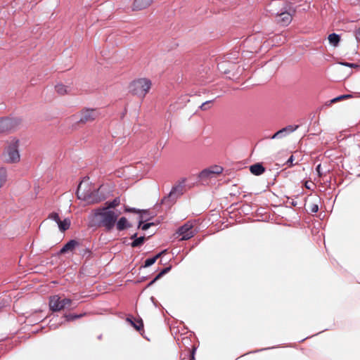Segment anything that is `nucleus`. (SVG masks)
<instances>
[{"label":"nucleus","mask_w":360,"mask_h":360,"mask_svg":"<svg viewBox=\"0 0 360 360\" xmlns=\"http://www.w3.org/2000/svg\"><path fill=\"white\" fill-rule=\"evenodd\" d=\"M320 169H321V165H319L316 167V172H317V173H318L319 176H321L322 175Z\"/></svg>","instance_id":"31"},{"label":"nucleus","mask_w":360,"mask_h":360,"mask_svg":"<svg viewBox=\"0 0 360 360\" xmlns=\"http://www.w3.org/2000/svg\"><path fill=\"white\" fill-rule=\"evenodd\" d=\"M170 268H165V269H163L157 276L156 278L154 279V281H153L151 282L153 283L155 281H156L158 278H159L160 276H162L163 274H165V273L168 272L169 271Z\"/></svg>","instance_id":"28"},{"label":"nucleus","mask_w":360,"mask_h":360,"mask_svg":"<svg viewBox=\"0 0 360 360\" xmlns=\"http://www.w3.org/2000/svg\"><path fill=\"white\" fill-rule=\"evenodd\" d=\"M71 300L67 298H61L58 295L51 297L49 306L52 311H60L70 307Z\"/></svg>","instance_id":"5"},{"label":"nucleus","mask_w":360,"mask_h":360,"mask_svg":"<svg viewBox=\"0 0 360 360\" xmlns=\"http://www.w3.org/2000/svg\"><path fill=\"white\" fill-rule=\"evenodd\" d=\"M153 0H135L134 3V8L135 10H142L149 6Z\"/></svg>","instance_id":"13"},{"label":"nucleus","mask_w":360,"mask_h":360,"mask_svg":"<svg viewBox=\"0 0 360 360\" xmlns=\"http://www.w3.org/2000/svg\"><path fill=\"white\" fill-rule=\"evenodd\" d=\"M81 315H75V316H73V315H68V316H66L65 318L68 321H70V320H73L76 318H79L80 317Z\"/></svg>","instance_id":"29"},{"label":"nucleus","mask_w":360,"mask_h":360,"mask_svg":"<svg viewBox=\"0 0 360 360\" xmlns=\"http://www.w3.org/2000/svg\"><path fill=\"white\" fill-rule=\"evenodd\" d=\"M152 83L147 78H139L132 81L129 86V91L140 98H144L151 88Z\"/></svg>","instance_id":"4"},{"label":"nucleus","mask_w":360,"mask_h":360,"mask_svg":"<svg viewBox=\"0 0 360 360\" xmlns=\"http://www.w3.org/2000/svg\"><path fill=\"white\" fill-rule=\"evenodd\" d=\"M94 217L102 226L111 230L115 224L118 214L108 207H103L95 211Z\"/></svg>","instance_id":"2"},{"label":"nucleus","mask_w":360,"mask_h":360,"mask_svg":"<svg viewBox=\"0 0 360 360\" xmlns=\"http://www.w3.org/2000/svg\"><path fill=\"white\" fill-rule=\"evenodd\" d=\"M250 170L253 174L260 175L264 172V169L261 165L255 164L250 167Z\"/></svg>","instance_id":"17"},{"label":"nucleus","mask_w":360,"mask_h":360,"mask_svg":"<svg viewBox=\"0 0 360 360\" xmlns=\"http://www.w3.org/2000/svg\"><path fill=\"white\" fill-rule=\"evenodd\" d=\"M97 117V112L93 109H86L81 112L79 120L86 122L94 120Z\"/></svg>","instance_id":"11"},{"label":"nucleus","mask_w":360,"mask_h":360,"mask_svg":"<svg viewBox=\"0 0 360 360\" xmlns=\"http://www.w3.org/2000/svg\"><path fill=\"white\" fill-rule=\"evenodd\" d=\"M185 179H182L175 186H174L171 192L169 193V198H176L181 195H182L185 191Z\"/></svg>","instance_id":"10"},{"label":"nucleus","mask_w":360,"mask_h":360,"mask_svg":"<svg viewBox=\"0 0 360 360\" xmlns=\"http://www.w3.org/2000/svg\"><path fill=\"white\" fill-rule=\"evenodd\" d=\"M340 36L335 33L330 34L328 36L329 43L333 46H337L338 45V43L340 42Z\"/></svg>","instance_id":"19"},{"label":"nucleus","mask_w":360,"mask_h":360,"mask_svg":"<svg viewBox=\"0 0 360 360\" xmlns=\"http://www.w3.org/2000/svg\"><path fill=\"white\" fill-rule=\"evenodd\" d=\"M195 232L193 229V224L188 222L181 226L176 232L175 235L180 240H184L190 239L195 235Z\"/></svg>","instance_id":"7"},{"label":"nucleus","mask_w":360,"mask_h":360,"mask_svg":"<svg viewBox=\"0 0 360 360\" xmlns=\"http://www.w3.org/2000/svg\"><path fill=\"white\" fill-rule=\"evenodd\" d=\"M210 103L211 102L210 101H206L205 103H203L201 106H200V108L202 110H207L208 108H210Z\"/></svg>","instance_id":"27"},{"label":"nucleus","mask_w":360,"mask_h":360,"mask_svg":"<svg viewBox=\"0 0 360 360\" xmlns=\"http://www.w3.org/2000/svg\"><path fill=\"white\" fill-rule=\"evenodd\" d=\"M293 160H294L293 155H291L290 157V158L288 159L287 163H290V165H292Z\"/></svg>","instance_id":"35"},{"label":"nucleus","mask_w":360,"mask_h":360,"mask_svg":"<svg viewBox=\"0 0 360 360\" xmlns=\"http://www.w3.org/2000/svg\"><path fill=\"white\" fill-rule=\"evenodd\" d=\"M99 189L91 184L89 179H83L79 184L77 191V198L87 203H96L103 199L98 193Z\"/></svg>","instance_id":"1"},{"label":"nucleus","mask_w":360,"mask_h":360,"mask_svg":"<svg viewBox=\"0 0 360 360\" xmlns=\"http://www.w3.org/2000/svg\"><path fill=\"white\" fill-rule=\"evenodd\" d=\"M309 210L311 212H316L319 210V206L316 204H309L308 205Z\"/></svg>","instance_id":"26"},{"label":"nucleus","mask_w":360,"mask_h":360,"mask_svg":"<svg viewBox=\"0 0 360 360\" xmlns=\"http://www.w3.org/2000/svg\"><path fill=\"white\" fill-rule=\"evenodd\" d=\"M342 96V98H349V97H350V96H349V95H344V96Z\"/></svg>","instance_id":"36"},{"label":"nucleus","mask_w":360,"mask_h":360,"mask_svg":"<svg viewBox=\"0 0 360 360\" xmlns=\"http://www.w3.org/2000/svg\"><path fill=\"white\" fill-rule=\"evenodd\" d=\"M341 99H342V96H338V97H336V98H333V99L331 101V102H332V103H335V102L338 101H340V100H341Z\"/></svg>","instance_id":"34"},{"label":"nucleus","mask_w":360,"mask_h":360,"mask_svg":"<svg viewBox=\"0 0 360 360\" xmlns=\"http://www.w3.org/2000/svg\"><path fill=\"white\" fill-rule=\"evenodd\" d=\"M127 321L130 322L131 324L137 330H140L143 326V321L141 320H139V321H136V322L133 321L131 319H127Z\"/></svg>","instance_id":"22"},{"label":"nucleus","mask_w":360,"mask_h":360,"mask_svg":"<svg viewBox=\"0 0 360 360\" xmlns=\"http://www.w3.org/2000/svg\"><path fill=\"white\" fill-rule=\"evenodd\" d=\"M356 38L359 41H360V28L356 34Z\"/></svg>","instance_id":"33"},{"label":"nucleus","mask_w":360,"mask_h":360,"mask_svg":"<svg viewBox=\"0 0 360 360\" xmlns=\"http://www.w3.org/2000/svg\"><path fill=\"white\" fill-rule=\"evenodd\" d=\"M124 210H125V212H127L138 213L140 214V216L141 214H146V213H147L146 210H137L136 208H132V207H126Z\"/></svg>","instance_id":"23"},{"label":"nucleus","mask_w":360,"mask_h":360,"mask_svg":"<svg viewBox=\"0 0 360 360\" xmlns=\"http://www.w3.org/2000/svg\"><path fill=\"white\" fill-rule=\"evenodd\" d=\"M312 184L311 183H309L308 181H306L305 182V187L308 189H311V186Z\"/></svg>","instance_id":"32"},{"label":"nucleus","mask_w":360,"mask_h":360,"mask_svg":"<svg viewBox=\"0 0 360 360\" xmlns=\"http://www.w3.org/2000/svg\"><path fill=\"white\" fill-rule=\"evenodd\" d=\"M49 218L57 224L59 230L62 232L68 230L70 226V219L69 218L62 219L56 212L50 214Z\"/></svg>","instance_id":"8"},{"label":"nucleus","mask_w":360,"mask_h":360,"mask_svg":"<svg viewBox=\"0 0 360 360\" xmlns=\"http://www.w3.org/2000/svg\"><path fill=\"white\" fill-rule=\"evenodd\" d=\"M130 226L129 222L125 217H121L116 224L117 229L119 231L124 230Z\"/></svg>","instance_id":"15"},{"label":"nucleus","mask_w":360,"mask_h":360,"mask_svg":"<svg viewBox=\"0 0 360 360\" xmlns=\"http://www.w3.org/2000/svg\"><path fill=\"white\" fill-rule=\"evenodd\" d=\"M78 245V243L75 240H72L69 241L68 243H66L63 248L60 250V253H65L70 251H72L74 250V248Z\"/></svg>","instance_id":"16"},{"label":"nucleus","mask_w":360,"mask_h":360,"mask_svg":"<svg viewBox=\"0 0 360 360\" xmlns=\"http://www.w3.org/2000/svg\"><path fill=\"white\" fill-rule=\"evenodd\" d=\"M296 127H293L292 126H288V127L283 128L282 129L278 131L276 133H275L272 136L271 139H281L284 137L288 133L292 132Z\"/></svg>","instance_id":"12"},{"label":"nucleus","mask_w":360,"mask_h":360,"mask_svg":"<svg viewBox=\"0 0 360 360\" xmlns=\"http://www.w3.org/2000/svg\"><path fill=\"white\" fill-rule=\"evenodd\" d=\"M11 121L8 119L0 120V132L8 130L9 129Z\"/></svg>","instance_id":"20"},{"label":"nucleus","mask_w":360,"mask_h":360,"mask_svg":"<svg viewBox=\"0 0 360 360\" xmlns=\"http://www.w3.org/2000/svg\"><path fill=\"white\" fill-rule=\"evenodd\" d=\"M165 251H162V252L158 254L156 256L152 257V258H149V259H147L145 262V264H144V266L145 267H148L151 265H153L155 262L156 260L158 259V258L162 255Z\"/></svg>","instance_id":"21"},{"label":"nucleus","mask_w":360,"mask_h":360,"mask_svg":"<svg viewBox=\"0 0 360 360\" xmlns=\"http://www.w3.org/2000/svg\"><path fill=\"white\" fill-rule=\"evenodd\" d=\"M342 65H344L345 66H348V67H350V68H353V67H357L356 65L355 64H353V63H341Z\"/></svg>","instance_id":"30"},{"label":"nucleus","mask_w":360,"mask_h":360,"mask_svg":"<svg viewBox=\"0 0 360 360\" xmlns=\"http://www.w3.org/2000/svg\"><path fill=\"white\" fill-rule=\"evenodd\" d=\"M55 89L58 94L62 96L68 94L71 91L70 86L60 83L56 85Z\"/></svg>","instance_id":"14"},{"label":"nucleus","mask_w":360,"mask_h":360,"mask_svg":"<svg viewBox=\"0 0 360 360\" xmlns=\"http://www.w3.org/2000/svg\"><path fill=\"white\" fill-rule=\"evenodd\" d=\"M281 4L280 1H274L271 2L270 6L271 7L270 11L273 15H276L278 17V21L282 23L283 25H288L292 20V15L284 11H281L280 13L274 9V7H276L278 5Z\"/></svg>","instance_id":"6"},{"label":"nucleus","mask_w":360,"mask_h":360,"mask_svg":"<svg viewBox=\"0 0 360 360\" xmlns=\"http://www.w3.org/2000/svg\"><path fill=\"white\" fill-rule=\"evenodd\" d=\"M20 141L17 139H12L7 142L6 146L3 153V159L8 163H17L20 160L19 152Z\"/></svg>","instance_id":"3"},{"label":"nucleus","mask_w":360,"mask_h":360,"mask_svg":"<svg viewBox=\"0 0 360 360\" xmlns=\"http://www.w3.org/2000/svg\"><path fill=\"white\" fill-rule=\"evenodd\" d=\"M145 239H146V238L144 236H141L139 238H136L132 242L131 246L132 247H138V246L141 245L144 243Z\"/></svg>","instance_id":"24"},{"label":"nucleus","mask_w":360,"mask_h":360,"mask_svg":"<svg viewBox=\"0 0 360 360\" xmlns=\"http://www.w3.org/2000/svg\"><path fill=\"white\" fill-rule=\"evenodd\" d=\"M119 202H120L119 200L117 199H115L112 202H107L106 203L107 206L105 207H108V209L110 210L111 208H113V207H115L116 206H117L119 205Z\"/></svg>","instance_id":"25"},{"label":"nucleus","mask_w":360,"mask_h":360,"mask_svg":"<svg viewBox=\"0 0 360 360\" xmlns=\"http://www.w3.org/2000/svg\"><path fill=\"white\" fill-rule=\"evenodd\" d=\"M146 220V217H145V214H141L140 216V219H139V226L138 227L139 229H141L143 231H146L148 229H149L152 225H153V223H147V224H143V221Z\"/></svg>","instance_id":"18"},{"label":"nucleus","mask_w":360,"mask_h":360,"mask_svg":"<svg viewBox=\"0 0 360 360\" xmlns=\"http://www.w3.org/2000/svg\"><path fill=\"white\" fill-rule=\"evenodd\" d=\"M223 172V168L219 165H213L202 170L199 177L201 179H207L215 177Z\"/></svg>","instance_id":"9"},{"label":"nucleus","mask_w":360,"mask_h":360,"mask_svg":"<svg viewBox=\"0 0 360 360\" xmlns=\"http://www.w3.org/2000/svg\"><path fill=\"white\" fill-rule=\"evenodd\" d=\"M136 234H134L131 238H136Z\"/></svg>","instance_id":"37"}]
</instances>
